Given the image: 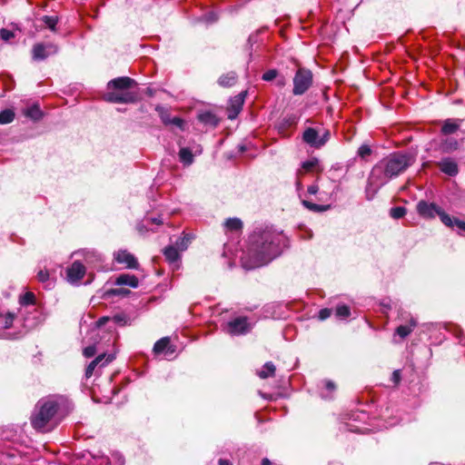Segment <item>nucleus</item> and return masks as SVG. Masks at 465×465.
<instances>
[{"mask_svg":"<svg viewBox=\"0 0 465 465\" xmlns=\"http://www.w3.org/2000/svg\"><path fill=\"white\" fill-rule=\"evenodd\" d=\"M286 242V236L276 230L254 232L250 237V244L243 258L246 260L244 266L253 269L267 264L281 253Z\"/></svg>","mask_w":465,"mask_h":465,"instance_id":"obj_1","label":"nucleus"},{"mask_svg":"<svg viewBox=\"0 0 465 465\" xmlns=\"http://www.w3.org/2000/svg\"><path fill=\"white\" fill-rule=\"evenodd\" d=\"M415 158L411 153H393L377 163L371 170V182L385 183L389 179L396 177L413 164Z\"/></svg>","mask_w":465,"mask_h":465,"instance_id":"obj_2","label":"nucleus"},{"mask_svg":"<svg viewBox=\"0 0 465 465\" xmlns=\"http://www.w3.org/2000/svg\"><path fill=\"white\" fill-rule=\"evenodd\" d=\"M58 411V404L52 400L41 401L32 415L31 423L36 430H43Z\"/></svg>","mask_w":465,"mask_h":465,"instance_id":"obj_3","label":"nucleus"},{"mask_svg":"<svg viewBox=\"0 0 465 465\" xmlns=\"http://www.w3.org/2000/svg\"><path fill=\"white\" fill-rule=\"evenodd\" d=\"M312 84V73L306 68H299L293 77V89L294 95H302Z\"/></svg>","mask_w":465,"mask_h":465,"instance_id":"obj_4","label":"nucleus"},{"mask_svg":"<svg viewBox=\"0 0 465 465\" xmlns=\"http://www.w3.org/2000/svg\"><path fill=\"white\" fill-rule=\"evenodd\" d=\"M104 99L109 103L131 104L135 102L136 94L129 90L108 89V92L104 95Z\"/></svg>","mask_w":465,"mask_h":465,"instance_id":"obj_5","label":"nucleus"},{"mask_svg":"<svg viewBox=\"0 0 465 465\" xmlns=\"http://www.w3.org/2000/svg\"><path fill=\"white\" fill-rule=\"evenodd\" d=\"M251 325L247 317H237L227 322L225 331L231 335H242L249 332Z\"/></svg>","mask_w":465,"mask_h":465,"instance_id":"obj_6","label":"nucleus"},{"mask_svg":"<svg viewBox=\"0 0 465 465\" xmlns=\"http://www.w3.org/2000/svg\"><path fill=\"white\" fill-rule=\"evenodd\" d=\"M440 207L433 203L420 201L417 203L416 210L419 215L424 219H432L439 214Z\"/></svg>","mask_w":465,"mask_h":465,"instance_id":"obj_7","label":"nucleus"},{"mask_svg":"<svg viewBox=\"0 0 465 465\" xmlns=\"http://www.w3.org/2000/svg\"><path fill=\"white\" fill-rule=\"evenodd\" d=\"M58 48L54 44H36L33 47V58L35 60H44L49 55L56 54Z\"/></svg>","mask_w":465,"mask_h":465,"instance_id":"obj_8","label":"nucleus"},{"mask_svg":"<svg viewBox=\"0 0 465 465\" xmlns=\"http://www.w3.org/2000/svg\"><path fill=\"white\" fill-rule=\"evenodd\" d=\"M85 267L79 261L74 262L66 270V279L71 283H77L85 274Z\"/></svg>","mask_w":465,"mask_h":465,"instance_id":"obj_9","label":"nucleus"},{"mask_svg":"<svg viewBox=\"0 0 465 465\" xmlns=\"http://www.w3.org/2000/svg\"><path fill=\"white\" fill-rule=\"evenodd\" d=\"M246 93L242 92L235 95L230 100V105L228 107V118L234 119L242 111Z\"/></svg>","mask_w":465,"mask_h":465,"instance_id":"obj_10","label":"nucleus"},{"mask_svg":"<svg viewBox=\"0 0 465 465\" xmlns=\"http://www.w3.org/2000/svg\"><path fill=\"white\" fill-rule=\"evenodd\" d=\"M114 260L118 263L125 264L126 268L129 269H137L139 265L136 258L126 250L116 252L114 253Z\"/></svg>","mask_w":465,"mask_h":465,"instance_id":"obj_11","label":"nucleus"},{"mask_svg":"<svg viewBox=\"0 0 465 465\" xmlns=\"http://www.w3.org/2000/svg\"><path fill=\"white\" fill-rule=\"evenodd\" d=\"M302 139L306 143L314 148H321L324 145V141L321 140L318 131L312 127H308L303 132Z\"/></svg>","mask_w":465,"mask_h":465,"instance_id":"obj_12","label":"nucleus"},{"mask_svg":"<svg viewBox=\"0 0 465 465\" xmlns=\"http://www.w3.org/2000/svg\"><path fill=\"white\" fill-rule=\"evenodd\" d=\"M437 165L442 173L449 176H456L459 173L458 163L451 158H443Z\"/></svg>","mask_w":465,"mask_h":465,"instance_id":"obj_13","label":"nucleus"},{"mask_svg":"<svg viewBox=\"0 0 465 465\" xmlns=\"http://www.w3.org/2000/svg\"><path fill=\"white\" fill-rule=\"evenodd\" d=\"M135 84V81L130 77L124 76L114 78L107 84V89L129 90Z\"/></svg>","mask_w":465,"mask_h":465,"instance_id":"obj_14","label":"nucleus"},{"mask_svg":"<svg viewBox=\"0 0 465 465\" xmlns=\"http://www.w3.org/2000/svg\"><path fill=\"white\" fill-rule=\"evenodd\" d=\"M460 119H447L442 123V126L440 132L444 135H450L455 134L460 126L461 124Z\"/></svg>","mask_w":465,"mask_h":465,"instance_id":"obj_15","label":"nucleus"},{"mask_svg":"<svg viewBox=\"0 0 465 465\" xmlns=\"http://www.w3.org/2000/svg\"><path fill=\"white\" fill-rule=\"evenodd\" d=\"M153 351L155 354H160L163 352L167 354L173 353L174 350L171 348L170 339L168 337H163L155 342L153 346Z\"/></svg>","mask_w":465,"mask_h":465,"instance_id":"obj_16","label":"nucleus"},{"mask_svg":"<svg viewBox=\"0 0 465 465\" xmlns=\"http://www.w3.org/2000/svg\"><path fill=\"white\" fill-rule=\"evenodd\" d=\"M115 284L128 285L130 287L136 288L138 286V279L134 275L121 274L116 278Z\"/></svg>","mask_w":465,"mask_h":465,"instance_id":"obj_17","label":"nucleus"},{"mask_svg":"<svg viewBox=\"0 0 465 465\" xmlns=\"http://www.w3.org/2000/svg\"><path fill=\"white\" fill-rule=\"evenodd\" d=\"M237 75L234 72H229L220 76L218 84L223 87H231L235 84Z\"/></svg>","mask_w":465,"mask_h":465,"instance_id":"obj_18","label":"nucleus"},{"mask_svg":"<svg viewBox=\"0 0 465 465\" xmlns=\"http://www.w3.org/2000/svg\"><path fill=\"white\" fill-rule=\"evenodd\" d=\"M225 230L238 232L242 229V222L239 218H229L224 223Z\"/></svg>","mask_w":465,"mask_h":465,"instance_id":"obj_19","label":"nucleus"},{"mask_svg":"<svg viewBox=\"0 0 465 465\" xmlns=\"http://www.w3.org/2000/svg\"><path fill=\"white\" fill-rule=\"evenodd\" d=\"M416 325H417V322L413 319H411V322H410V324H408V325H400L396 329L395 333L397 335H399L401 339H404L410 333H411V331L416 327Z\"/></svg>","mask_w":465,"mask_h":465,"instance_id":"obj_20","label":"nucleus"},{"mask_svg":"<svg viewBox=\"0 0 465 465\" xmlns=\"http://www.w3.org/2000/svg\"><path fill=\"white\" fill-rule=\"evenodd\" d=\"M275 370H276L275 365L272 362L268 361L263 365L262 369L258 371V376L261 379H267L269 377H273L275 374Z\"/></svg>","mask_w":465,"mask_h":465,"instance_id":"obj_21","label":"nucleus"},{"mask_svg":"<svg viewBox=\"0 0 465 465\" xmlns=\"http://www.w3.org/2000/svg\"><path fill=\"white\" fill-rule=\"evenodd\" d=\"M179 159L184 165L192 164L193 162L192 151L187 147L181 148L179 151Z\"/></svg>","mask_w":465,"mask_h":465,"instance_id":"obj_22","label":"nucleus"},{"mask_svg":"<svg viewBox=\"0 0 465 465\" xmlns=\"http://www.w3.org/2000/svg\"><path fill=\"white\" fill-rule=\"evenodd\" d=\"M163 254L169 262H177L180 258L178 249L172 245L164 248Z\"/></svg>","mask_w":465,"mask_h":465,"instance_id":"obj_23","label":"nucleus"},{"mask_svg":"<svg viewBox=\"0 0 465 465\" xmlns=\"http://www.w3.org/2000/svg\"><path fill=\"white\" fill-rule=\"evenodd\" d=\"M438 216L440 217L442 223L450 228L457 226V221H460L458 218L451 217L450 215L446 213L442 209H440Z\"/></svg>","mask_w":465,"mask_h":465,"instance_id":"obj_24","label":"nucleus"},{"mask_svg":"<svg viewBox=\"0 0 465 465\" xmlns=\"http://www.w3.org/2000/svg\"><path fill=\"white\" fill-rule=\"evenodd\" d=\"M105 353L100 354L88 364L85 370L86 378H90L93 375L94 369L104 359H105Z\"/></svg>","mask_w":465,"mask_h":465,"instance_id":"obj_25","label":"nucleus"},{"mask_svg":"<svg viewBox=\"0 0 465 465\" xmlns=\"http://www.w3.org/2000/svg\"><path fill=\"white\" fill-rule=\"evenodd\" d=\"M459 148V143L454 138H447L441 143V149L446 152H453Z\"/></svg>","mask_w":465,"mask_h":465,"instance_id":"obj_26","label":"nucleus"},{"mask_svg":"<svg viewBox=\"0 0 465 465\" xmlns=\"http://www.w3.org/2000/svg\"><path fill=\"white\" fill-rule=\"evenodd\" d=\"M15 119V113L10 109H5L0 112V124H6L13 122Z\"/></svg>","mask_w":465,"mask_h":465,"instance_id":"obj_27","label":"nucleus"},{"mask_svg":"<svg viewBox=\"0 0 465 465\" xmlns=\"http://www.w3.org/2000/svg\"><path fill=\"white\" fill-rule=\"evenodd\" d=\"M193 236L191 234H184L183 237L178 239L175 242L177 249L180 251H184L188 248L191 243Z\"/></svg>","mask_w":465,"mask_h":465,"instance_id":"obj_28","label":"nucleus"},{"mask_svg":"<svg viewBox=\"0 0 465 465\" xmlns=\"http://www.w3.org/2000/svg\"><path fill=\"white\" fill-rule=\"evenodd\" d=\"M302 203L306 209L316 213L324 212L328 209V206L313 203L307 200H303Z\"/></svg>","mask_w":465,"mask_h":465,"instance_id":"obj_29","label":"nucleus"},{"mask_svg":"<svg viewBox=\"0 0 465 465\" xmlns=\"http://www.w3.org/2000/svg\"><path fill=\"white\" fill-rule=\"evenodd\" d=\"M35 296L31 292H27L23 296L20 297V304L24 306L35 304Z\"/></svg>","mask_w":465,"mask_h":465,"instance_id":"obj_30","label":"nucleus"},{"mask_svg":"<svg viewBox=\"0 0 465 465\" xmlns=\"http://www.w3.org/2000/svg\"><path fill=\"white\" fill-rule=\"evenodd\" d=\"M42 21L45 23V25L51 29L52 31H55V26L58 23V17L57 16H49L45 15L42 18Z\"/></svg>","mask_w":465,"mask_h":465,"instance_id":"obj_31","label":"nucleus"},{"mask_svg":"<svg viewBox=\"0 0 465 465\" xmlns=\"http://www.w3.org/2000/svg\"><path fill=\"white\" fill-rule=\"evenodd\" d=\"M407 213V210L405 207L403 206H397V207H393L391 209L390 211V215L393 218V219H401Z\"/></svg>","mask_w":465,"mask_h":465,"instance_id":"obj_32","label":"nucleus"},{"mask_svg":"<svg viewBox=\"0 0 465 465\" xmlns=\"http://www.w3.org/2000/svg\"><path fill=\"white\" fill-rule=\"evenodd\" d=\"M25 114L34 120H38L42 116V112L37 105H34L26 110Z\"/></svg>","mask_w":465,"mask_h":465,"instance_id":"obj_33","label":"nucleus"},{"mask_svg":"<svg viewBox=\"0 0 465 465\" xmlns=\"http://www.w3.org/2000/svg\"><path fill=\"white\" fill-rule=\"evenodd\" d=\"M318 165V160L316 158L303 162L302 164V171L303 173L312 172Z\"/></svg>","mask_w":465,"mask_h":465,"instance_id":"obj_34","label":"nucleus"},{"mask_svg":"<svg viewBox=\"0 0 465 465\" xmlns=\"http://www.w3.org/2000/svg\"><path fill=\"white\" fill-rule=\"evenodd\" d=\"M350 308L345 304L338 305L335 309V314L339 318H346L350 315Z\"/></svg>","mask_w":465,"mask_h":465,"instance_id":"obj_35","label":"nucleus"},{"mask_svg":"<svg viewBox=\"0 0 465 465\" xmlns=\"http://www.w3.org/2000/svg\"><path fill=\"white\" fill-rule=\"evenodd\" d=\"M15 320V314L8 312L2 317L1 325L4 329H9L13 325V322Z\"/></svg>","mask_w":465,"mask_h":465,"instance_id":"obj_36","label":"nucleus"},{"mask_svg":"<svg viewBox=\"0 0 465 465\" xmlns=\"http://www.w3.org/2000/svg\"><path fill=\"white\" fill-rule=\"evenodd\" d=\"M156 110L159 112V115H160V118H161L162 122L165 125L170 124V122H171L172 118H171L169 113L167 112V110H165V109H163V107H160V106H157Z\"/></svg>","mask_w":465,"mask_h":465,"instance_id":"obj_37","label":"nucleus"},{"mask_svg":"<svg viewBox=\"0 0 465 465\" xmlns=\"http://www.w3.org/2000/svg\"><path fill=\"white\" fill-rule=\"evenodd\" d=\"M358 155L361 158V159H366L368 156H370L371 154V149L369 145L367 144H362L361 146H360V148L358 149Z\"/></svg>","mask_w":465,"mask_h":465,"instance_id":"obj_38","label":"nucleus"},{"mask_svg":"<svg viewBox=\"0 0 465 465\" xmlns=\"http://www.w3.org/2000/svg\"><path fill=\"white\" fill-rule=\"evenodd\" d=\"M278 75V71L275 69H270L262 74V80L266 82L272 81Z\"/></svg>","mask_w":465,"mask_h":465,"instance_id":"obj_39","label":"nucleus"},{"mask_svg":"<svg viewBox=\"0 0 465 465\" xmlns=\"http://www.w3.org/2000/svg\"><path fill=\"white\" fill-rule=\"evenodd\" d=\"M14 37H15V34L12 31L5 29V28H2L0 30V38L2 40L7 42Z\"/></svg>","mask_w":465,"mask_h":465,"instance_id":"obj_40","label":"nucleus"},{"mask_svg":"<svg viewBox=\"0 0 465 465\" xmlns=\"http://www.w3.org/2000/svg\"><path fill=\"white\" fill-rule=\"evenodd\" d=\"M113 321L120 325H126L128 322V317L124 313L116 314L113 317Z\"/></svg>","mask_w":465,"mask_h":465,"instance_id":"obj_41","label":"nucleus"},{"mask_svg":"<svg viewBox=\"0 0 465 465\" xmlns=\"http://www.w3.org/2000/svg\"><path fill=\"white\" fill-rule=\"evenodd\" d=\"M96 353V348L94 345L87 346L84 349L83 354L86 358H91Z\"/></svg>","mask_w":465,"mask_h":465,"instance_id":"obj_42","label":"nucleus"},{"mask_svg":"<svg viewBox=\"0 0 465 465\" xmlns=\"http://www.w3.org/2000/svg\"><path fill=\"white\" fill-rule=\"evenodd\" d=\"M84 259L87 262H93V259L95 261H101V256L95 252H87L84 256Z\"/></svg>","mask_w":465,"mask_h":465,"instance_id":"obj_43","label":"nucleus"},{"mask_svg":"<svg viewBox=\"0 0 465 465\" xmlns=\"http://www.w3.org/2000/svg\"><path fill=\"white\" fill-rule=\"evenodd\" d=\"M37 279L41 282H45L49 279V272L46 270H40L37 273Z\"/></svg>","mask_w":465,"mask_h":465,"instance_id":"obj_44","label":"nucleus"},{"mask_svg":"<svg viewBox=\"0 0 465 465\" xmlns=\"http://www.w3.org/2000/svg\"><path fill=\"white\" fill-rule=\"evenodd\" d=\"M331 315V309H328V308L322 309V310L319 312V318H320L321 320H326V319H327V318H329Z\"/></svg>","mask_w":465,"mask_h":465,"instance_id":"obj_45","label":"nucleus"},{"mask_svg":"<svg viewBox=\"0 0 465 465\" xmlns=\"http://www.w3.org/2000/svg\"><path fill=\"white\" fill-rule=\"evenodd\" d=\"M401 371L400 370H395L393 372H392V375H391V381H393V383L395 385H398L399 382L401 381Z\"/></svg>","mask_w":465,"mask_h":465,"instance_id":"obj_46","label":"nucleus"},{"mask_svg":"<svg viewBox=\"0 0 465 465\" xmlns=\"http://www.w3.org/2000/svg\"><path fill=\"white\" fill-rule=\"evenodd\" d=\"M183 120L180 117H173L171 119V122H170V124H173L177 127H179L180 129H183Z\"/></svg>","mask_w":465,"mask_h":465,"instance_id":"obj_47","label":"nucleus"},{"mask_svg":"<svg viewBox=\"0 0 465 465\" xmlns=\"http://www.w3.org/2000/svg\"><path fill=\"white\" fill-rule=\"evenodd\" d=\"M324 382V387L326 388V390H328L330 392H333L336 389V385L333 381H329V380H326L323 381Z\"/></svg>","mask_w":465,"mask_h":465,"instance_id":"obj_48","label":"nucleus"},{"mask_svg":"<svg viewBox=\"0 0 465 465\" xmlns=\"http://www.w3.org/2000/svg\"><path fill=\"white\" fill-rule=\"evenodd\" d=\"M200 120L204 123H209L213 119V115L210 113L203 114L200 115Z\"/></svg>","mask_w":465,"mask_h":465,"instance_id":"obj_49","label":"nucleus"},{"mask_svg":"<svg viewBox=\"0 0 465 465\" xmlns=\"http://www.w3.org/2000/svg\"><path fill=\"white\" fill-rule=\"evenodd\" d=\"M297 181H296V188L298 191H300L302 188V183L301 182V176L302 175V170H298L297 173Z\"/></svg>","mask_w":465,"mask_h":465,"instance_id":"obj_50","label":"nucleus"},{"mask_svg":"<svg viewBox=\"0 0 465 465\" xmlns=\"http://www.w3.org/2000/svg\"><path fill=\"white\" fill-rule=\"evenodd\" d=\"M307 191L310 194H316L319 191V187L317 184H312L308 187Z\"/></svg>","mask_w":465,"mask_h":465,"instance_id":"obj_51","label":"nucleus"},{"mask_svg":"<svg viewBox=\"0 0 465 465\" xmlns=\"http://www.w3.org/2000/svg\"><path fill=\"white\" fill-rule=\"evenodd\" d=\"M110 320L109 317H102L97 321V326L101 327L104 326L108 321Z\"/></svg>","mask_w":465,"mask_h":465,"instance_id":"obj_52","label":"nucleus"},{"mask_svg":"<svg viewBox=\"0 0 465 465\" xmlns=\"http://www.w3.org/2000/svg\"><path fill=\"white\" fill-rule=\"evenodd\" d=\"M321 140L324 141V144L327 143V141L330 138V133L329 131H325L322 136H320Z\"/></svg>","mask_w":465,"mask_h":465,"instance_id":"obj_53","label":"nucleus"},{"mask_svg":"<svg viewBox=\"0 0 465 465\" xmlns=\"http://www.w3.org/2000/svg\"><path fill=\"white\" fill-rule=\"evenodd\" d=\"M457 227L462 232H465V222L463 221H457Z\"/></svg>","mask_w":465,"mask_h":465,"instance_id":"obj_54","label":"nucleus"},{"mask_svg":"<svg viewBox=\"0 0 465 465\" xmlns=\"http://www.w3.org/2000/svg\"><path fill=\"white\" fill-rule=\"evenodd\" d=\"M105 358H106L105 362H103L102 366H104L105 363L111 362L114 357L112 354H109V355H106Z\"/></svg>","mask_w":465,"mask_h":465,"instance_id":"obj_55","label":"nucleus"},{"mask_svg":"<svg viewBox=\"0 0 465 465\" xmlns=\"http://www.w3.org/2000/svg\"><path fill=\"white\" fill-rule=\"evenodd\" d=\"M105 358H106L105 362H103L102 366H104L105 363L111 362L114 357L112 354H109V355H106Z\"/></svg>","mask_w":465,"mask_h":465,"instance_id":"obj_56","label":"nucleus"},{"mask_svg":"<svg viewBox=\"0 0 465 465\" xmlns=\"http://www.w3.org/2000/svg\"><path fill=\"white\" fill-rule=\"evenodd\" d=\"M219 465H232V463L228 460L220 459Z\"/></svg>","mask_w":465,"mask_h":465,"instance_id":"obj_57","label":"nucleus"},{"mask_svg":"<svg viewBox=\"0 0 465 465\" xmlns=\"http://www.w3.org/2000/svg\"><path fill=\"white\" fill-rule=\"evenodd\" d=\"M153 223H155V224H162L163 223V221L161 218H153V219H151L150 220Z\"/></svg>","mask_w":465,"mask_h":465,"instance_id":"obj_58","label":"nucleus"},{"mask_svg":"<svg viewBox=\"0 0 465 465\" xmlns=\"http://www.w3.org/2000/svg\"><path fill=\"white\" fill-rule=\"evenodd\" d=\"M261 465H272V462H271V460H270L269 459H267V458H263V459L262 460V463H261Z\"/></svg>","mask_w":465,"mask_h":465,"instance_id":"obj_59","label":"nucleus"},{"mask_svg":"<svg viewBox=\"0 0 465 465\" xmlns=\"http://www.w3.org/2000/svg\"><path fill=\"white\" fill-rule=\"evenodd\" d=\"M285 84V79L284 78H282L280 80H278V85H284Z\"/></svg>","mask_w":465,"mask_h":465,"instance_id":"obj_60","label":"nucleus"},{"mask_svg":"<svg viewBox=\"0 0 465 465\" xmlns=\"http://www.w3.org/2000/svg\"><path fill=\"white\" fill-rule=\"evenodd\" d=\"M209 19L211 21H213V22H215L217 20V17L214 15H210V18Z\"/></svg>","mask_w":465,"mask_h":465,"instance_id":"obj_61","label":"nucleus"},{"mask_svg":"<svg viewBox=\"0 0 465 465\" xmlns=\"http://www.w3.org/2000/svg\"><path fill=\"white\" fill-rule=\"evenodd\" d=\"M104 462H105V465H109V461H108V459H107V458H103V459H102V462H101V464H104Z\"/></svg>","mask_w":465,"mask_h":465,"instance_id":"obj_62","label":"nucleus"}]
</instances>
